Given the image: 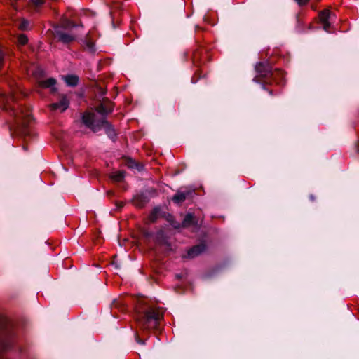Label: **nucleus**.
Here are the masks:
<instances>
[{"label": "nucleus", "instance_id": "4be33fe9", "mask_svg": "<svg viewBox=\"0 0 359 359\" xmlns=\"http://www.w3.org/2000/svg\"><path fill=\"white\" fill-rule=\"evenodd\" d=\"M29 27V22L27 20H23L19 25V29L22 30H25Z\"/></svg>", "mask_w": 359, "mask_h": 359}, {"label": "nucleus", "instance_id": "ddd939ff", "mask_svg": "<svg viewBox=\"0 0 359 359\" xmlns=\"http://www.w3.org/2000/svg\"><path fill=\"white\" fill-rule=\"evenodd\" d=\"M83 48L85 50H88L90 53H95V44L94 42L91 40L90 38V36H86L85 39L83 41Z\"/></svg>", "mask_w": 359, "mask_h": 359}, {"label": "nucleus", "instance_id": "9d476101", "mask_svg": "<svg viewBox=\"0 0 359 359\" xmlns=\"http://www.w3.org/2000/svg\"><path fill=\"white\" fill-rule=\"evenodd\" d=\"M148 202L149 198L144 194H137L133 198V205L139 208H143Z\"/></svg>", "mask_w": 359, "mask_h": 359}, {"label": "nucleus", "instance_id": "f8f14e48", "mask_svg": "<svg viewBox=\"0 0 359 359\" xmlns=\"http://www.w3.org/2000/svg\"><path fill=\"white\" fill-rule=\"evenodd\" d=\"M197 226V221L196 220L193 214L188 213L185 215L183 221H182V226L183 227H189L191 226Z\"/></svg>", "mask_w": 359, "mask_h": 359}, {"label": "nucleus", "instance_id": "a211bd4d", "mask_svg": "<svg viewBox=\"0 0 359 359\" xmlns=\"http://www.w3.org/2000/svg\"><path fill=\"white\" fill-rule=\"evenodd\" d=\"M125 175V171L118 170L111 173V178L115 182H121L124 179Z\"/></svg>", "mask_w": 359, "mask_h": 359}, {"label": "nucleus", "instance_id": "6ab92c4d", "mask_svg": "<svg viewBox=\"0 0 359 359\" xmlns=\"http://www.w3.org/2000/svg\"><path fill=\"white\" fill-rule=\"evenodd\" d=\"M187 194L188 193L177 192L172 197V200L176 203H181L186 199Z\"/></svg>", "mask_w": 359, "mask_h": 359}, {"label": "nucleus", "instance_id": "7ed1b4c3", "mask_svg": "<svg viewBox=\"0 0 359 359\" xmlns=\"http://www.w3.org/2000/svg\"><path fill=\"white\" fill-rule=\"evenodd\" d=\"M161 317L162 313L158 309L149 307L140 313L137 321L143 329L149 330L156 327Z\"/></svg>", "mask_w": 359, "mask_h": 359}, {"label": "nucleus", "instance_id": "4468645a", "mask_svg": "<svg viewBox=\"0 0 359 359\" xmlns=\"http://www.w3.org/2000/svg\"><path fill=\"white\" fill-rule=\"evenodd\" d=\"M56 80L53 78H49L46 80L40 81L39 84L42 88H51L52 91H55L56 88L55 85Z\"/></svg>", "mask_w": 359, "mask_h": 359}, {"label": "nucleus", "instance_id": "423d86ee", "mask_svg": "<svg viewBox=\"0 0 359 359\" xmlns=\"http://www.w3.org/2000/svg\"><path fill=\"white\" fill-rule=\"evenodd\" d=\"M95 110L101 116L100 118L104 117L106 118L107 115L113 111V104L107 100H103L96 107Z\"/></svg>", "mask_w": 359, "mask_h": 359}, {"label": "nucleus", "instance_id": "393cba45", "mask_svg": "<svg viewBox=\"0 0 359 359\" xmlns=\"http://www.w3.org/2000/svg\"><path fill=\"white\" fill-rule=\"evenodd\" d=\"M299 6L306 5L309 0H295Z\"/></svg>", "mask_w": 359, "mask_h": 359}, {"label": "nucleus", "instance_id": "39448f33", "mask_svg": "<svg viewBox=\"0 0 359 359\" xmlns=\"http://www.w3.org/2000/svg\"><path fill=\"white\" fill-rule=\"evenodd\" d=\"M54 36L58 41L64 44H68L76 39V36L74 35L65 32L64 29L60 27L55 28Z\"/></svg>", "mask_w": 359, "mask_h": 359}, {"label": "nucleus", "instance_id": "aec40b11", "mask_svg": "<svg viewBox=\"0 0 359 359\" xmlns=\"http://www.w3.org/2000/svg\"><path fill=\"white\" fill-rule=\"evenodd\" d=\"M76 27V25L74 22L70 21V20H66L63 22L62 28L65 29H69L71 28H73Z\"/></svg>", "mask_w": 359, "mask_h": 359}, {"label": "nucleus", "instance_id": "cd10ccee", "mask_svg": "<svg viewBox=\"0 0 359 359\" xmlns=\"http://www.w3.org/2000/svg\"><path fill=\"white\" fill-rule=\"evenodd\" d=\"M0 359H8V358H4L3 356H0Z\"/></svg>", "mask_w": 359, "mask_h": 359}, {"label": "nucleus", "instance_id": "c85d7f7f", "mask_svg": "<svg viewBox=\"0 0 359 359\" xmlns=\"http://www.w3.org/2000/svg\"><path fill=\"white\" fill-rule=\"evenodd\" d=\"M123 205V203H121V204H119V207H122Z\"/></svg>", "mask_w": 359, "mask_h": 359}, {"label": "nucleus", "instance_id": "f03ea898", "mask_svg": "<svg viewBox=\"0 0 359 359\" xmlns=\"http://www.w3.org/2000/svg\"><path fill=\"white\" fill-rule=\"evenodd\" d=\"M82 121L87 128L94 133L104 128L109 137L114 139L116 137V133L112 126L104 117L98 118L94 112H85L82 116Z\"/></svg>", "mask_w": 359, "mask_h": 359}, {"label": "nucleus", "instance_id": "9b49d317", "mask_svg": "<svg viewBox=\"0 0 359 359\" xmlns=\"http://www.w3.org/2000/svg\"><path fill=\"white\" fill-rule=\"evenodd\" d=\"M255 69L259 76L266 77L271 74V69L269 67L263 63H259L257 65Z\"/></svg>", "mask_w": 359, "mask_h": 359}, {"label": "nucleus", "instance_id": "dca6fc26", "mask_svg": "<svg viewBox=\"0 0 359 359\" xmlns=\"http://www.w3.org/2000/svg\"><path fill=\"white\" fill-rule=\"evenodd\" d=\"M161 215V208L159 207H156L153 209L152 212L150 213L149 216V220L150 222H155L157 219L160 217Z\"/></svg>", "mask_w": 359, "mask_h": 359}, {"label": "nucleus", "instance_id": "20e7f679", "mask_svg": "<svg viewBox=\"0 0 359 359\" xmlns=\"http://www.w3.org/2000/svg\"><path fill=\"white\" fill-rule=\"evenodd\" d=\"M13 325L11 322L4 319L0 323V353L8 351L12 345L13 336Z\"/></svg>", "mask_w": 359, "mask_h": 359}, {"label": "nucleus", "instance_id": "f257e3e1", "mask_svg": "<svg viewBox=\"0 0 359 359\" xmlns=\"http://www.w3.org/2000/svg\"><path fill=\"white\" fill-rule=\"evenodd\" d=\"M18 99L16 92H12L8 95L0 90V105L3 106L6 110H11L16 124L18 126L25 128L32 120L31 114L29 109L22 107L18 106L15 108L13 103H15Z\"/></svg>", "mask_w": 359, "mask_h": 359}, {"label": "nucleus", "instance_id": "1a4fd4ad", "mask_svg": "<svg viewBox=\"0 0 359 359\" xmlns=\"http://www.w3.org/2000/svg\"><path fill=\"white\" fill-rule=\"evenodd\" d=\"M331 15L332 13L329 10H324L319 15L320 20L323 25V29L327 32H328L330 27L329 20L331 18Z\"/></svg>", "mask_w": 359, "mask_h": 359}, {"label": "nucleus", "instance_id": "412c9836", "mask_svg": "<svg viewBox=\"0 0 359 359\" xmlns=\"http://www.w3.org/2000/svg\"><path fill=\"white\" fill-rule=\"evenodd\" d=\"M18 43H20L21 45H25L27 43L28 39L25 35L21 34L18 36Z\"/></svg>", "mask_w": 359, "mask_h": 359}, {"label": "nucleus", "instance_id": "6e6552de", "mask_svg": "<svg viewBox=\"0 0 359 359\" xmlns=\"http://www.w3.org/2000/svg\"><path fill=\"white\" fill-rule=\"evenodd\" d=\"M206 250V245L204 243H200L198 245L193 246L187 252V257L188 258H194L201 254H202L203 252H205Z\"/></svg>", "mask_w": 359, "mask_h": 359}, {"label": "nucleus", "instance_id": "0eeeda50", "mask_svg": "<svg viewBox=\"0 0 359 359\" xmlns=\"http://www.w3.org/2000/svg\"><path fill=\"white\" fill-rule=\"evenodd\" d=\"M69 105V101L66 96H62L58 102L53 103L50 105V110L59 111L60 112L65 111Z\"/></svg>", "mask_w": 359, "mask_h": 359}, {"label": "nucleus", "instance_id": "bb28decb", "mask_svg": "<svg viewBox=\"0 0 359 359\" xmlns=\"http://www.w3.org/2000/svg\"><path fill=\"white\" fill-rule=\"evenodd\" d=\"M309 198H310L311 201H313L316 198L315 196L312 194L309 196Z\"/></svg>", "mask_w": 359, "mask_h": 359}, {"label": "nucleus", "instance_id": "a878e982", "mask_svg": "<svg viewBox=\"0 0 359 359\" xmlns=\"http://www.w3.org/2000/svg\"><path fill=\"white\" fill-rule=\"evenodd\" d=\"M3 62H4V55H3L1 50H0V69L3 66Z\"/></svg>", "mask_w": 359, "mask_h": 359}, {"label": "nucleus", "instance_id": "b1692460", "mask_svg": "<svg viewBox=\"0 0 359 359\" xmlns=\"http://www.w3.org/2000/svg\"><path fill=\"white\" fill-rule=\"evenodd\" d=\"M135 340L140 344L144 345L145 344L144 341L141 339L137 334H135Z\"/></svg>", "mask_w": 359, "mask_h": 359}, {"label": "nucleus", "instance_id": "f3484780", "mask_svg": "<svg viewBox=\"0 0 359 359\" xmlns=\"http://www.w3.org/2000/svg\"><path fill=\"white\" fill-rule=\"evenodd\" d=\"M126 165L128 168H135L137 170L140 171L143 169V165L137 163L135 161L131 158H128L126 160Z\"/></svg>", "mask_w": 359, "mask_h": 359}, {"label": "nucleus", "instance_id": "c756f323", "mask_svg": "<svg viewBox=\"0 0 359 359\" xmlns=\"http://www.w3.org/2000/svg\"><path fill=\"white\" fill-rule=\"evenodd\" d=\"M269 93H270L271 95H272V91H271V90H269Z\"/></svg>", "mask_w": 359, "mask_h": 359}, {"label": "nucleus", "instance_id": "5701e85b", "mask_svg": "<svg viewBox=\"0 0 359 359\" xmlns=\"http://www.w3.org/2000/svg\"><path fill=\"white\" fill-rule=\"evenodd\" d=\"M31 1H32V4H33L35 6H36V7H38V6H40L43 5V3H44V0H31Z\"/></svg>", "mask_w": 359, "mask_h": 359}, {"label": "nucleus", "instance_id": "2eb2a0df", "mask_svg": "<svg viewBox=\"0 0 359 359\" xmlns=\"http://www.w3.org/2000/svg\"><path fill=\"white\" fill-rule=\"evenodd\" d=\"M66 83L69 86H75L78 83L79 78L75 75H67L64 77Z\"/></svg>", "mask_w": 359, "mask_h": 359}]
</instances>
